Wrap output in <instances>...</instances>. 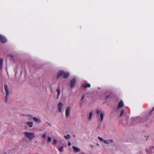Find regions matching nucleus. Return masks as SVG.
Wrapping results in <instances>:
<instances>
[{
    "mask_svg": "<svg viewBox=\"0 0 154 154\" xmlns=\"http://www.w3.org/2000/svg\"><path fill=\"white\" fill-rule=\"evenodd\" d=\"M70 75V73L69 72H65L63 70H60L57 73V78H59L60 76H62L64 78H67Z\"/></svg>",
    "mask_w": 154,
    "mask_h": 154,
    "instance_id": "nucleus-1",
    "label": "nucleus"
},
{
    "mask_svg": "<svg viewBox=\"0 0 154 154\" xmlns=\"http://www.w3.org/2000/svg\"><path fill=\"white\" fill-rule=\"evenodd\" d=\"M24 135L25 137L28 138L29 140H31L35 137V135L34 133L29 132H24Z\"/></svg>",
    "mask_w": 154,
    "mask_h": 154,
    "instance_id": "nucleus-2",
    "label": "nucleus"
},
{
    "mask_svg": "<svg viewBox=\"0 0 154 154\" xmlns=\"http://www.w3.org/2000/svg\"><path fill=\"white\" fill-rule=\"evenodd\" d=\"M76 79L77 78L76 77L74 76L71 80L69 83V85L71 88H73L74 87Z\"/></svg>",
    "mask_w": 154,
    "mask_h": 154,
    "instance_id": "nucleus-3",
    "label": "nucleus"
},
{
    "mask_svg": "<svg viewBox=\"0 0 154 154\" xmlns=\"http://www.w3.org/2000/svg\"><path fill=\"white\" fill-rule=\"evenodd\" d=\"M8 41L6 38L3 35L0 34V42L2 43H5Z\"/></svg>",
    "mask_w": 154,
    "mask_h": 154,
    "instance_id": "nucleus-4",
    "label": "nucleus"
},
{
    "mask_svg": "<svg viewBox=\"0 0 154 154\" xmlns=\"http://www.w3.org/2000/svg\"><path fill=\"white\" fill-rule=\"evenodd\" d=\"M6 93V95L5 98V100L6 102H8V97L9 95V91L8 89V86L7 85H4Z\"/></svg>",
    "mask_w": 154,
    "mask_h": 154,
    "instance_id": "nucleus-5",
    "label": "nucleus"
},
{
    "mask_svg": "<svg viewBox=\"0 0 154 154\" xmlns=\"http://www.w3.org/2000/svg\"><path fill=\"white\" fill-rule=\"evenodd\" d=\"M124 106V104L123 101L122 100H121L119 103L118 106L117 107V111H118L119 109L123 107Z\"/></svg>",
    "mask_w": 154,
    "mask_h": 154,
    "instance_id": "nucleus-6",
    "label": "nucleus"
},
{
    "mask_svg": "<svg viewBox=\"0 0 154 154\" xmlns=\"http://www.w3.org/2000/svg\"><path fill=\"white\" fill-rule=\"evenodd\" d=\"M70 109V106H68L65 110V115L66 117H68L69 116V112Z\"/></svg>",
    "mask_w": 154,
    "mask_h": 154,
    "instance_id": "nucleus-7",
    "label": "nucleus"
},
{
    "mask_svg": "<svg viewBox=\"0 0 154 154\" xmlns=\"http://www.w3.org/2000/svg\"><path fill=\"white\" fill-rule=\"evenodd\" d=\"M104 112H101L100 115L98 116V118L101 122H102L103 121L104 117Z\"/></svg>",
    "mask_w": 154,
    "mask_h": 154,
    "instance_id": "nucleus-8",
    "label": "nucleus"
},
{
    "mask_svg": "<svg viewBox=\"0 0 154 154\" xmlns=\"http://www.w3.org/2000/svg\"><path fill=\"white\" fill-rule=\"evenodd\" d=\"M56 91L57 92L56 99H57L59 98L60 94V88L59 86L57 88Z\"/></svg>",
    "mask_w": 154,
    "mask_h": 154,
    "instance_id": "nucleus-9",
    "label": "nucleus"
},
{
    "mask_svg": "<svg viewBox=\"0 0 154 154\" xmlns=\"http://www.w3.org/2000/svg\"><path fill=\"white\" fill-rule=\"evenodd\" d=\"M82 86L85 88H90L91 87L90 84L86 82H83L82 84Z\"/></svg>",
    "mask_w": 154,
    "mask_h": 154,
    "instance_id": "nucleus-10",
    "label": "nucleus"
},
{
    "mask_svg": "<svg viewBox=\"0 0 154 154\" xmlns=\"http://www.w3.org/2000/svg\"><path fill=\"white\" fill-rule=\"evenodd\" d=\"M63 106V104L61 102H60L58 104V110L60 112H61Z\"/></svg>",
    "mask_w": 154,
    "mask_h": 154,
    "instance_id": "nucleus-11",
    "label": "nucleus"
},
{
    "mask_svg": "<svg viewBox=\"0 0 154 154\" xmlns=\"http://www.w3.org/2000/svg\"><path fill=\"white\" fill-rule=\"evenodd\" d=\"M132 120H137V122H143V119L140 117H139L136 118H133Z\"/></svg>",
    "mask_w": 154,
    "mask_h": 154,
    "instance_id": "nucleus-12",
    "label": "nucleus"
},
{
    "mask_svg": "<svg viewBox=\"0 0 154 154\" xmlns=\"http://www.w3.org/2000/svg\"><path fill=\"white\" fill-rule=\"evenodd\" d=\"M72 148L74 152L75 153L79 152L80 151V148L77 147L75 146H73Z\"/></svg>",
    "mask_w": 154,
    "mask_h": 154,
    "instance_id": "nucleus-13",
    "label": "nucleus"
},
{
    "mask_svg": "<svg viewBox=\"0 0 154 154\" xmlns=\"http://www.w3.org/2000/svg\"><path fill=\"white\" fill-rule=\"evenodd\" d=\"M146 151L148 152H149V154H154V148H150L149 150L146 149Z\"/></svg>",
    "mask_w": 154,
    "mask_h": 154,
    "instance_id": "nucleus-14",
    "label": "nucleus"
},
{
    "mask_svg": "<svg viewBox=\"0 0 154 154\" xmlns=\"http://www.w3.org/2000/svg\"><path fill=\"white\" fill-rule=\"evenodd\" d=\"M113 140H104V142L105 144H109L110 143H112Z\"/></svg>",
    "mask_w": 154,
    "mask_h": 154,
    "instance_id": "nucleus-15",
    "label": "nucleus"
},
{
    "mask_svg": "<svg viewBox=\"0 0 154 154\" xmlns=\"http://www.w3.org/2000/svg\"><path fill=\"white\" fill-rule=\"evenodd\" d=\"M33 120L35 122L38 123H39L41 121L40 118H37L35 117H33Z\"/></svg>",
    "mask_w": 154,
    "mask_h": 154,
    "instance_id": "nucleus-16",
    "label": "nucleus"
},
{
    "mask_svg": "<svg viewBox=\"0 0 154 154\" xmlns=\"http://www.w3.org/2000/svg\"><path fill=\"white\" fill-rule=\"evenodd\" d=\"M26 124L30 127H32L33 125V122H26Z\"/></svg>",
    "mask_w": 154,
    "mask_h": 154,
    "instance_id": "nucleus-17",
    "label": "nucleus"
},
{
    "mask_svg": "<svg viewBox=\"0 0 154 154\" xmlns=\"http://www.w3.org/2000/svg\"><path fill=\"white\" fill-rule=\"evenodd\" d=\"M93 113V111H91L89 113L88 118V119L89 120H91L92 119Z\"/></svg>",
    "mask_w": 154,
    "mask_h": 154,
    "instance_id": "nucleus-18",
    "label": "nucleus"
},
{
    "mask_svg": "<svg viewBox=\"0 0 154 154\" xmlns=\"http://www.w3.org/2000/svg\"><path fill=\"white\" fill-rule=\"evenodd\" d=\"M3 58H0V69L2 70V63L3 62Z\"/></svg>",
    "mask_w": 154,
    "mask_h": 154,
    "instance_id": "nucleus-19",
    "label": "nucleus"
},
{
    "mask_svg": "<svg viewBox=\"0 0 154 154\" xmlns=\"http://www.w3.org/2000/svg\"><path fill=\"white\" fill-rule=\"evenodd\" d=\"M64 138L66 140H68L71 138V137L69 134H68L67 135L64 136Z\"/></svg>",
    "mask_w": 154,
    "mask_h": 154,
    "instance_id": "nucleus-20",
    "label": "nucleus"
},
{
    "mask_svg": "<svg viewBox=\"0 0 154 154\" xmlns=\"http://www.w3.org/2000/svg\"><path fill=\"white\" fill-rule=\"evenodd\" d=\"M124 111H125V110L124 109H122L121 110L120 113V114L119 116V117H121L122 116V115L124 113Z\"/></svg>",
    "mask_w": 154,
    "mask_h": 154,
    "instance_id": "nucleus-21",
    "label": "nucleus"
},
{
    "mask_svg": "<svg viewBox=\"0 0 154 154\" xmlns=\"http://www.w3.org/2000/svg\"><path fill=\"white\" fill-rule=\"evenodd\" d=\"M101 112H102L101 110L98 109H96V113L97 114L98 116L100 115Z\"/></svg>",
    "mask_w": 154,
    "mask_h": 154,
    "instance_id": "nucleus-22",
    "label": "nucleus"
},
{
    "mask_svg": "<svg viewBox=\"0 0 154 154\" xmlns=\"http://www.w3.org/2000/svg\"><path fill=\"white\" fill-rule=\"evenodd\" d=\"M57 143V141L56 139H54L53 142L52 144L53 145H56Z\"/></svg>",
    "mask_w": 154,
    "mask_h": 154,
    "instance_id": "nucleus-23",
    "label": "nucleus"
},
{
    "mask_svg": "<svg viewBox=\"0 0 154 154\" xmlns=\"http://www.w3.org/2000/svg\"><path fill=\"white\" fill-rule=\"evenodd\" d=\"M47 135V133L46 132H44L42 134V137L43 138H45L46 136Z\"/></svg>",
    "mask_w": 154,
    "mask_h": 154,
    "instance_id": "nucleus-24",
    "label": "nucleus"
},
{
    "mask_svg": "<svg viewBox=\"0 0 154 154\" xmlns=\"http://www.w3.org/2000/svg\"><path fill=\"white\" fill-rule=\"evenodd\" d=\"M63 147L62 146L60 147L59 149V150L60 152H62L63 151Z\"/></svg>",
    "mask_w": 154,
    "mask_h": 154,
    "instance_id": "nucleus-25",
    "label": "nucleus"
},
{
    "mask_svg": "<svg viewBox=\"0 0 154 154\" xmlns=\"http://www.w3.org/2000/svg\"><path fill=\"white\" fill-rule=\"evenodd\" d=\"M51 140V137H48L47 139V142L48 143L50 142Z\"/></svg>",
    "mask_w": 154,
    "mask_h": 154,
    "instance_id": "nucleus-26",
    "label": "nucleus"
},
{
    "mask_svg": "<svg viewBox=\"0 0 154 154\" xmlns=\"http://www.w3.org/2000/svg\"><path fill=\"white\" fill-rule=\"evenodd\" d=\"M98 139L100 141H104V140H103V139L102 138L100 137H98Z\"/></svg>",
    "mask_w": 154,
    "mask_h": 154,
    "instance_id": "nucleus-27",
    "label": "nucleus"
},
{
    "mask_svg": "<svg viewBox=\"0 0 154 154\" xmlns=\"http://www.w3.org/2000/svg\"><path fill=\"white\" fill-rule=\"evenodd\" d=\"M85 97V96L84 95H82V98H81V100L82 101L83 100L84 98Z\"/></svg>",
    "mask_w": 154,
    "mask_h": 154,
    "instance_id": "nucleus-28",
    "label": "nucleus"
},
{
    "mask_svg": "<svg viewBox=\"0 0 154 154\" xmlns=\"http://www.w3.org/2000/svg\"><path fill=\"white\" fill-rule=\"evenodd\" d=\"M71 145V143L69 141L68 143V146H70Z\"/></svg>",
    "mask_w": 154,
    "mask_h": 154,
    "instance_id": "nucleus-29",
    "label": "nucleus"
},
{
    "mask_svg": "<svg viewBox=\"0 0 154 154\" xmlns=\"http://www.w3.org/2000/svg\"><path fill=\"white\" fill-rule=\"evenodd\" d=\"M109 95H108V96H106V97H105V99L106 100H107L109 97Z\"/></svg>",
    "mask_w": 154,
    "mask_h": 154,
    "instance_id": "nucleus-30",
    "label": "nucleus"
},
{
    "mask_svg": "<svg viewBox=\"0 0 154 154\" xmlns=\"http://www.w3.org/2000/svg\"><path fill=\"white\" fill-rule=\"evenodd\" d=\"M153 110H154V109H152V110L151 111V112H150V115H151V114L152 111H153Z\"/></svg>",
    "mask_w": 154,
    "mask_h": 154,
    "instance_id": "nucleus-31",
    "label": "nucleus"
},
{
    "mask_svg": "<svg viewBox=\"0 0 154 154\" xmlns=\"http://www.w3.org/2000/svg\"><path fill=\"white\" fill-rule=\"evenodd\" d=\"M9 56H11L12 58H13V56L12 55H9Z\"/></svg>",
    "mask_w": 154,
    "mask_h": 154,
    "instance_id": "nucleus-32",
    "label": "nucleus"
},
{
    "mask_svg": "<svg viewBox=\"0 0 154 154\" xmlns=\"http://www.w3.org/2000/svg\"><path fill=\"white\" fill-rule=\"evenodd\" d=\"M97 145H98V146L99 145V144H97Z\"/></svg>",
    "mask_w": 154,
    "mask_h": 154,
    "instance_id": "nucleus-33",
    "label": "nucleus"
}]
</instances>
